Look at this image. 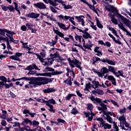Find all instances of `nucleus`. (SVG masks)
Listing matches in <instances>:
<instances>
[{
    "instance_id": "3c124183",
    "label": "nucleus",
    "mask_w": 131,
    "mask_h": 131,
    "mask_svg": "<svg viewBox=\"0 0 131 131\" xmlns=\"http://www.w3.org/2000/svg\"><path fill=\"white\" fill-rule=\"evenodd\" d=\"M24 127H19V131H30V129L27 128L26 125H24Z\"/></svg>"
},
{
    "instance_id": "7c9ffc66",
    "label": "nucleus",
    "mask_w": 131,
    "mask_h": 131,
    "mask_svg": "<svg viewBox=\"0 0 131 131\" xmlns=\"http://www.w3.org/2000/svg\"><path fill=\"white\" fill-rule=\"evenodd\" d=\"M102 127H103L104 129H110L112 128V126L111 124H109L106 123L102 125Z\"/></svg>"
},
{
    "instance_id": "2eb2a0df",
    "label": "nucleus",
    "mask_w": 131,
    "mask_h": 131,
    "mask_svg": "<svg viewBox=\"0 0 131 131\" xmlns=\"http://www.w3.org/2000/svg\"><path fill=\"white\" fill-rule=\"evenodd\" d=\"M56 91H57V90L54 88H48V89L43 90V93H44V94H51V93H54L56 92Z\"/></svg>"
},
{
    "instance_id": "9d476101",
    "label": "nucleus",
    "mask_w": 131,
    "mask_h": 131,
    "mask_svg": "<svg viewBox=\"0 0 131 131\" xmlns=\"http://www.w3.org/2000/svg\"><path fill=\"white\" fill-rule=\"evenodd\" d=\"M92 93L95 96H97V94L99 96H102L104 95V91L99 89L92 91Z\"/></svg>"
},
{
    "instance_id": "1a4fd4ad",
    "label": "nucleus",
    "mask_w": 131,
    "mask_h": 131,
    "mask_svg": "<svg viewBox=\"0 0 131 131\" xmlns=\"http://www.w3.org/2000/svg\"><path fill=\"white\" fill-rule=\"evenodd\" d=\"M38 70L39 71L40 70V69H39L38 67L36 66L35 63H32L31 65L27 67L24 69V70L31 71V70Z\"/></svg>"
},
{
    "instance_id": "58836bf2",
    "label": "nucleus",
    "mask_w": 131,
    "mask_h": 131,
    "mask_svg": "<svg viewBox=\"0 0 131 131\" xmlns=\"http://www.w3.org/2000/svg\"><path fill=\"white\" fill-rule=\"evenodd\" d=\"M47 42H48V45H49L50 47H55V45L57 43V41H54V40H52V42L48 41Z\"/></svg>"
},
{
    "instance_id": "aec40b11",
    "label": "nucleus",
    "mask_w": 131,
    "mask_h": 131,
    "mask_svg": "<svg viewBox=\"0 0 131 131\" xmlns=\"http://www.w3.org/2000/svg\"><path fill=\"white\" fill-rule=\"evenodd\" d=\"M115 76L116 77L119 78L120 76L125 78V76L123 75V71L122 70H119L118 72H116V74H115Z\"/></svg>"
},
{
    "instance_id": "4c0bfd02",
    "label": "nucleus",
    "mask_w": 131,
    "mask_h": 131,
    "mask_svg": "<svg viewBox=\"0 0 131 131\" xmlns=\"http://www.w3.org/2000/svg\"><path fill=\"white\" fill-rule=\"evenodd\" d=\"M101 72H102L103 73V75H104L105 74L109 72L108 69H107L106 67H103L101 69Z\"/></svg>"
},
{
    "instance_id": "c9c22d12",
    "label": "nucleus",
    "mask_w": 131,
    "mask_h": 131,
    "mask_svg": "<svg viewBox=\"0 0 131 131\" xmlns=\"http://www.w3.org/2000/svg\"><path fill=\"white\" fill-rule=\"evenodd\" d=\"M76 97V95L75 94H69L66 97V100L69 101L72 97Z\"/></svg>"
},
{
    "instance_id": "4be33fe9",
    "label": "nucleus",
    "mask_w": 131,
    "mask_h": 131,
    "mask_svg": "<svg viewBox=\"0 0 131 131\" xmlns=\"http://www.w3.org/2000/svg\"><path fill=\"white\" fill-rule=\"evenodd\" d=\"M42 103H46V104H53V105H55L56 104V100H55L53 98L49 99L48 101L45 100V99H42Z\"/></svg>"
},
{
    "instance_id": "b1692460",
    "label": "nucleus",
    "mask_w": 131,
    "mask_h": 131,
    "mask_svg": "<svg viewBox=\"0 0 131 131\" xmlns=\"http://www.w3.org/2000/svg\"><path fill=\"white\" fill-rule=\"evenodd\" d=\"M95 20L96 21V25L97 26V27H98V28H100V29H102V28H103V25H102V24H101V23L100 22V20H99V18H98V17L96 16L95 17Z\"/></svg>"
},
{
    "instance_id": "9b49d317",
    "label": "nucleus",
    "mask_w": 131,
    "mask_h": 131,
    "mask_svg": "<svg viewBox=\"0 0 131 131\" xmlns=\"http://www.w3.org/2000/svg\"><path fill=\"white\" fill-rule=\"evenodd\" d=\"M108 16L111 17V21L112 23L115 24V25H117L118 24V20L115 18V13L113 14H108Z\"/></svg>"
},
{
    "instance_id": "6ab92c4d",
    "label": "nucleus",
    "mask_w": 131,
    "mask_h": 131,
    "mask_svg": "<svg viewBox=\"0 0 131 131\" xmlns=\"http://www.w3.org/2000/svg\"><path fill=\"white\" fill-rule=\"evenodd\" d=\"M53 31H54V33H55V34H57V35H58V36H59V37L64 38V34H63V33L60 32V31L55 29V27H53Z\"/></svg>"
},
{
    "instance_id": "0eeeda50",
    "label": "nucleus",
    "mask_w": 131,
    "mask_h": 131,
    "mask_svg": "<svg viewBox=\"0 0 131 131\" xmlns=\"http://www.w3.org/2000/svg\"><path fill=\"white\" fill-rule=\"evenodd\" d=\"M22 56V53H15L14 55H12L9 57V59H11V60H15V61H21V59L19 58Z\"/></svg>"
},
{
    "instance_id": "603ef678",
    "label": "nucleus",
    "mask_w": 131,
    "mask_h": 131,
    "mask_svg": "<svg viewBox=\"0 0 131 131\" xmlns=\"http://www.w3.org/2000/svg\"><path fill=\"white\" fill-rule=\"evenodd\" d=\"M8 10H9L10 12H15V10H16V9L15 8V7H14V6H12V5H9L8 7Z\"/></svg>"
},
{
    "instance_id": "4d7b16f0",
    "label": "nucleus",
    "mask_w": 131,
    "mask_h": 131,
    "mask_svg": "<svg viewBox=\"0 0 131 131\" xmlns=\"http://www.w3.org/2000/svg\"><path fill=\"white\" fill-rule=\"evenodd\" d=\"M62 73H63V72L62 71H53L52 72V75H58L59 74H62Z\"/></svg>"
},
{
    "instance_id": "de8ad7c7",
    "label": "nucleus",
    "mask_w": 131,
    "mask_h": 131,
    "mask_svg": "<svg viewBox=\"0 0 131 131\" xmlns=\"http://www.w3.org/2000/svg\"><path fill=\"white\" fill-rule=\"evenodd\" d=\"M84 4H85L86 5H87V6H88V7H89L90 9H91L92 10L96 8L95 7V5H93V6L91 5V4H89V3H88V2H86V1L85 2V3H84Z\"/></svg>"
},
{
    "instance_id": "c03bdc74",
    "label": "nucleus",
    "mask_w": 131,
    "mask_h": 131,
    "mask_svg": "<svg viewBox=\"0 0 131 131\" xmlns=\"http://www.w3.org/2000/svg\"><path fill=\"white\" fill-rule=\"evenodd\" d=\"M33 78V77H23L21 78V80H26V81H30Z\"/></svg>"
},
{
    "instance_id": "680f3d73",
    "label": "nucleus",
    "mask_w": 131,
    "mask_h": 131,
    "mask_svg": "<svg viewBox=\"0 0 131 131\" xmlns=\"http://www.w3.org/2000/svg\"><path fill=\"white\" fill-rule=\"evenodd\" d=\"M119 112L121 114H122V113H125L126 112V108H125V107H124L122 109H120Z\"/></svg>"
},
{
    "instance_id": "f704fd0d",
    "label": "nucleus",
    "mask_w": 131,
    "mask_h": 131,
    "mask_svg": "<svg viewBox=\"0 0 131 131\" xmlns=\"http://www.w3.org/2000/svg\"><path fill=\"white\" fill-rule=\"evenodd\" d=\"M71 114L73 115H76V114H78L79 112L76 110V107H74L71 112Z\"/></svg>"
},
{
    "instance_id": "ea45409f",
    "label": "nucleus",
    "mask_w": 131,
    "mask_h": 131,
    "mask_svg": "<svg viewBox=\"0 0 131 131\" xmlns=\"http://www.w3.org/2000/svg\"><path fill=\"white\" fill-rule=\"evenodd\" d=\"M95 62H102L103 63H104V62L105 61V58H100L97 56H95Z\"/></svg>"
},
{
    "instance_id": "0e129e2a",
    "label": "nucleus",
    "mask_w": 131,
    "mask_h": 131,
    "mask_svg": "<svg viewBox=\"0 0 131 131\" xmlns=\"http://www.w3.org/2000/svg\"><path fill=\"white\" fill-rule=\"evenodd\" d=\"M91 85H92V84H91V82H88V83H86L85 85V89L88 90V89H89V90H91Z\"/></svg>"
},
{
    "instance_id": "e2e57ef3",
    "label": "nucleus",
    "mask_w": 131,
    "mask_h": 131,
    "mask_svg": "<svg viewBox=\"0 0 131 131\" xmlns=\"http://www.w3.org/2000/svg\"><path fill=\"white\" fill-rule=\"evenodd\" d=\"M63 6H64V9L65 10H69L70 9H72V8H73V7L70 5H63Z\"/></svg>"
},
{
    "instance_id": "72a5a7b5",
    "label": "nucleus",
    "mask_w": 131,
    "mask_h": 131,
    "mask_svg": "<svg viewBox=\"0 0 131 131\" xmlns=\"http://www.w3.org/2000/svg\"><path fill=\"white\" fill-rule=\"evenodd\" d=\"M53 65V62L52 61H49V60H47V61H45L44 63L43 64V66L45 67H49V66H52Z\"/></svg>"
},
{
    "instance_id": "c85d7f7f",
    "label": "nucleus",
    "mask_w": 131,
    "mask_h": 131,
    "mask_svg": "<svg viewBox=\"0 0 131 131\" xmlns=\"http://www.w3.org/2000/svg\"><path fill=\"white\" fill-rule=\"evenodd\" d=\"M92 83H93L95 86V90H96V89H98L99 86H101V84H100L98 81L93 80Z\"/></svg>"
},
{
    "instance_id": "f257e3e1",
    "label": "nucleus",
    "mask_w": 131,
    "mask_h": 131,
    "mask_svg": "<svg viewBox=\"0 0 131 131\" xmlns=\"http://www.w3.org/2000/svg\"><path fill=\"white\" fill-rule=\"evenodd\" d=\"M89 99L93 102L94 104H96V105H100V106H98L97 107V109L99 111H103V114L105 115L107 117L108 116V112H106L105 111L107 110V105L104 104L102 102V99L96 97L95 98V96H92V97H90Z\"/></svg>"
},
{
    "instance_id": "a211bd4d",
    "label": "nucleus",
    "mask_w": 131,
    "mask_h": 131,
    "mask_svg": "<svg viewBox=\"0 0 131 131\" xmlns=\"http://www.w3.org/2000/svg\"><path fill=\"white\" fill-rule=\"evenodd\" d=\"M107 68L108 69V72H111V73H113V74L115 75L117 70L116 67L114 66H108L107 67Z\"/></svg>"
},
{
    "instance_id": "7ed1b4c3",
    "label": "nucleus",
    "mask_w": 131,
    "mask_h": 131,
    "mask_svg": "<svg viewBox=\"0 0 131 131\" xmlns=\"http://www.w3.org/2000/svg\"><path fill=\"white\" fill-rule=\"evenodd\" d=\"M36 79L37 81H38V83L39 84V86L45 84H48V78L43 77H36Z\"/></svg>"
},
{
    "instance_id": "393cba45",
    "label": "nucleus",
    "mask_w": 131,
    "mask_h": 131,
    "mask_svg": "<svg viewBox=\"0 0 131 131\" xmlns=\"http://www.w3.org/2000/svg\"><path fill=\"white\" fill-rule=\"evenodd\" d=\"M84 34L82 35V36L83 38L85 39H88L89 38H93L92 36L91 35V34L89 33V32H85L83 33Z\"/></svg>"
},
{
    "instance_id": "79ce46f5",
    "label": "nucleus",
    "mask_w": 131,
    "mask_h": 131,
    "mask_svg": "<svg viewBox=\"0 0 131 131\" xmlns=\"http://www.w3.org/2000/svg\"><path fill=\"white\" fill-rule=\"evenodd\" d=\"M36 55V56L37 57V59H39L41 63H45V60H46V59H43V58L41 57V56H40V55L38 54H37Z\"/></svg>"
},
{
    "instance_id": "864d4df0",
    "label": "nucleus",
    "mask_w": 131,
    "mask_h": 131,
    "mask_svg": "<svg viewBox=\"0 0 131 131\" xmlns=\"http://www.w3.org/2000/svg\"><path fill=\"white\" fill-rule=\"evenodd\" d=\"M11 123H12L13 124H14V125H13V127H16V126H18V127H21L20 124V123L19 122H14L13 123L12 122H11Z\"/></svg>"
},
{
    "instance_id": "ddd939ff",
    "label": "nucleus",
    "mask_w": 131,
    "mask_h": 131,
    "mask_svg": "<svg viewBox=\"0 0 131 131\" xmlns=\"http://www.w3.org/2000/svg\"><path fill=\"white\" fill-rule=\"evenodd\" d=\"M108 35L110 36V37L112 38L113 41H115V43H118V45L122 44V43L120 41V39H121V38H118L117 40H116L115 37H114V36H113V35H112V34L108 33Z\"/></svg>"
},
{
    "instance_id": "20e7f679",
    "label": "nucleus",
    "mask_w": 131,
    "mask_h": 131,
    "mask_svg": "<svg viewBox=\"0 0 131 131\" xmlns=\"http://www.w3.org/2000/svg\"><path fill=\"white\" fill-rule=\"evenodd\" d=\"M33 7L37 10H45V9H47V6L42 2L34 3Z\"/></svg>"
},
{
    "instance_id": "09e8293b",
    "label": "nucleus",
    "mask_w": 131,
    "mask_h": 131,
    "mask_svg": "<svg viewBox=\"0 0 131 131\" xmlns=\"http://www.w3.org/2000/svg\"><path fill=\"white\" fill-rule=\"evenodd\" d=\"M29 72L28 73L27 75H34L35 74H36L37 73V71H29Z\"/></svg>"
},
{
    "instance_id": "a19ab883",
    "label": "nucleus",
    "mask_w": 131,
    "mask_h": 131,
    "mask_svg": "<svg viewBox=\"0 0 131 131\" xmlns=\"http://www.w3.org/2000/svg\"><path fill=\"white\" fill-rule=\"evenodd\" d=\"M84 18V16L79 15V16H75V19H77V20L79 22H81L82 21V20H84L83 18Z\"/></svg>"
},
{
    "instance_id": "5701e85b",
    "label": "nucleus",
    "mask_w": 131,
    "mask_h": 131,
    "mask_svg": "<svg viewBox=\"0 0 131 131\" xmlns=\"http://www.w3.org/2000/svg\"><path fill=\"white\" fill-rule=\"evenodd\" d=\"M118 120L120 121V124H121V121L123 124L125 123L126 122V117L124 116V114H123L122 116H120L118 118Z\"/></svg>"
},
{
    "instance_id": "774afa93",
    "label": "nucleus",
    "mask_w": 131,
    "mask_h": 131,
    "mask_svg": "<svg viewBox=\"0 0 131 131\" xmlns=\"http://www.w3.org/2000/svg\"><path fill=\"white\" fill-rule=\"evenodd\" d=\"M107 79L113 81V80H115V78H114V77L112 75H110L107 76Z\"/></svg>"
},
{
    "instance_id": "412c9836",
    "label": "nucleus",
    "mask_w": 131,
    "mask_h": 131,
    "mask_svg": "<svg viewBox=\"0 0 131 131\" xmlns=\"http://www.w3.org/2000/svg\"><path fill=\"white\" fill-rule=\"evenodd\" d=\"M99 50H100V47H96L94 48V52L95 53H97V54H96V56H98V57H101V56H103V53L102 52V51H99Z\"/></svg>"
},
{
    "instance_id": "338daca9",
    "label": "nucleus",
    "mask_w": 131,
    "mask_h": 131,
    "mask_svg": "<svg viewBox=\"0 0 131 131\" xmlns=\"http://www.w3.org/2000/svg\"><path fill=\"white\" fill-rule=\"evenodd\" d=\"M20 30H22V31H26V30H27V27L24 25L20 27Z\"/></svg>"
},
{
    "instance_id": "f03ea898",
    "label": "nucleus",
    "mask_w": 131,
    "mask_h": 131,
    "mask_svg": "<svg viewBox=\"0 0 131 131\" xmlns=\"http://www.w3.org/2000/svg\"><path fill=\"white\" fill-rule=\"evenodd\" d=\"M37 86H39L38 81H37L36 77H33V78L29 82V88L33 89L34 88V89H35Z\"/></svg>"
},
{
    "instance_id": "cd10ccee",
    "label": "nucleus",
    "mask_w": 131,
    "mask_h": 131,
    "mask_svg": "<svg viewBox=\"0 0 131 131\" xmlns=\"http://www.w3.org/2000/svg\"><path fill=\"white\" fill-rule=\"evenodd\" d=\"M86 109H87V110H89L90 111H93V109H94V105L93 104L89 103L86 104Z\"/></svg>"
},
{
    "instance_id": "6e6d98bb",
    "label": "nucleus",
    "mask_w": 131,
    "mask_h": 131,
    "mask_svg": "<svg viewBox=\"0 0 131 131\" xmlns=\"http://www.w3.org/2000/svg\"><path fill=\"white\" fill-rule=\"evenodd\" d=\"M57 121L59 123H63V124H66V121H65L64 120L62 119L61 118L57 119Z\"/></svg>"
},
{
    "instance_id": "f8f14e48",
    "label": "nucleus",
    "mask_w": 131,
    "mask_h": 131,
    "mask_svg": "<svg viewBox=\"0 0 131 131\" xmlns=\"http://www.w3.org/2000/svg\"><path fill=\"white\" fill-rule=\"evenodd\" d=\"M23 119L24 121L20 123L21 125H27L28 123H29L30 125H32V121L29 120L28 118Z\"/></svg>"
},
{
    "instance_id": "a878e982",
    "label": "nucleus",
    "mask_w": 131,
    "mask_h": 131,
    "mask_svg": "<svg viewBox=\"0 0 131 131\" xmlns=\"http://www.w3.org/2000/svg\"><path fill=\"white\" fill-rule=\"evenodd\" d=\"M46 106L49 107L50 109H49L48 110L50 112H53V113H55V112H56V110H54V106L53 105H51L49 103H46Z\"/></svg>"
},
{
    "instance_id": "423d86ee",
    "label": "nucleus",
    "mask_w": 131,
    "mask_h": 131,
    "mask_svg": "<svg viewBox=\"0 0 131 131\" xmlns=\"http://www.w3.org/2000/svg\"><path fill=\"white\" fill-rule=\"evenodd\" d=\"M39 13H35L34 12H31L29 14H25V17L27 18H31L32 19H37L38 17L40 16Z\"/></svg>"
},
{
    "instance_id": "473e14b6",
    "label": "nucleus",
    "mask_w": 131,
    "mask_h": 131,
    "mask_svg": "<svg viewBox=\"0 0 131 131\" xmlns=\"http://www.w3.org/2000/svg\"><path fill=\"white\" fill-rule=\"evenodd\" d=\"M104 118L106 119L109 123H112V122H113V119H112V117L110 116H107L106 117H104Z\"/></svg>"
},
{
    "instance_id": "39448f33",
    "label": "nucleus",
    "mask_w": 131,
    "mask_h": 131,
    "mask_svg": "<svg viewBox=\"0 0 131 131\" xmlns=\"http://www.w3.org/2000/svg\"><path fill=\"white\" fill-rule=\"evenodd\" d=\"M49 3L51 6H53V7H54L56 10H60L59 8L56 7L57 6H59V4L57 3H62V0H48Z\"/></svg>"
},
{
    "instance_id": "e433bc0d",
    "label": "nucleus",
    "mask_w": 131,
    "mask_h": 131,
    "mask_svg": "<svg viewBox=\"0 0 131 131\" xmlns=\"http://www.w3.org/2000/svg\"><path fill=\"white\" fill-rule=\"evenodd\" d=\"M13 5H14L15 11H17L18 14L19 15H21V12H20V10H19V8H18V4L16 2H13Z\"/></svg>"
},
{
    "instance_id": "13d9d810",
    "label": "nucleus",
    "mask_w": 131,
    "mask_h": 131,
    "mask_svg": "<svg viewBox=\"0 0 131 131\" xmlns=\"http://www.w3.org/2000/svg\"><path fill=\"white\" fill-rule=\"evenodd\" d=\"M1 40H4V41H8L9 40V37L8 36H6V37H4L3 36H0V41Z\"/></svg>"
},
{
    "instance_id": "bb28decb",
    "label": "nucleus",
    "mask_w": 131,
    "mask_h": 131,
    "mask_svg": "<svg viewBox=\"0 0 131 131\" xmlns=\"http://www.w3.org/2000/svg\"><path fill=\"white\" fill-rule=\"evenodd\" d=\"M56 24H57V25L59 26V27L60 28H61V29H63V30H64L65 31H66V26L64 24L60 23L57 21Z\"/></svg>"
},
{
    "instance_id": "2f4dec72",
    "label": "nucleus",
    "mask_w": 131,
    "mask_h": 131,
    "mask_svg": "<svg viewBox=\"0 0 131 131\" xmlns=\"http://www.w3.org/2000/svg\"><path fill=\"white\" fill-rule=\"evenodd\" d=\"M4 86L6 90L10 89V88H13V89H15V86H14L13 83H10L9 84H7L6 83L5 85H4Z\"/></svg>"
},
{
    "instance_id": "c756f323",
    "label": "nucleus",
    "mask_w": 131,
    "mask_h": 131,
    "mask_svg": "<svg viewBox=\"0 0 131 131\" xmlns=\"http://www.w3.org/2000/svg\"><path fill=\"white\" fill-rule=\"evenodd\" d=\"M8 30L7 29H0V34L3 35V36H5L6 32L8 33Z\"/></svg>"
},
{
    "instance_id": "49530a36",
    "label": "nucleus",
    "mask_w": 131,
    "mask_h": 131,
    "mask_svg": "<svg viewBox=\"0 0 131 131\" xmlns=\"http://www.w3.org/2000/svg\"><path fill=\"white\" fill-rule=\"evenodd\" d=\"M108 29L110 31L112 32V33H113V34H114V35H116L117 34V31L115 30L114 28L109 27Z\"/></svg>"
},
{
    "instance_id": "6e6552de",
    "label": "nucleus",
    "mask_w": 131,
    "mask_h": 131,
    "mask_svg": "<svg viewBox=\"0 0 131 131\" xmlns=\"http://www.w3.org/2000/svg\"><path fill=\"white\" fill-rule=\"evenodd\" d=\"M0 90H3L5 84L7 83V77L4 76H0Z\"/></svg>"
},
{
    "instance_id": "f3484780",
    "label": "nucleus",
    "mask_w": 131,
    "mask_h": 131,
    "mask_svg": "<svg viewBox=\"0 0 131 131\" xmlns=\"http://www.w3.org/2000/svg\"><path fill=\"white\" fill-rule=\"evenodd\" d=\"M104 63H107V64H109V65H113V66H115L116 61H114L112 60L109 59L108 57H105L104 59Z\"/></svg>"
},
{
    "instance_id": "052dcab7",
    "label": "nucleus",
    "mask_w": 131,
    "mask_h": 131,
    "mask_svg": "<svg viewBox=\"0 0 131 131\" xmlns=\"http://www.w3.org/2000/svg\"><path fill=\"white\" fill-rule=\"evenodd\" d=\"M7 36L9 37V38L10 39V41L11 42H13V41H15V39H14V38L13 37V35L11 36L9 34H6Z\"/></svg>"
},
{
    "instance_id": "4468645a",
    "label": "nucleus",
    "mask_w": 131,
    "mask_h": 131,
    "mask_svg": "<svg viewBox=\"0 0 131 131\" xmlns=\"http://www.w3.org/2000/svg\"><path fill=\"white\" fill-rule=\"evenodd\" d=\"M26 26L29 29V30H31L32 33H36V31H37V29H33L32 27H33V26L30 25V23H27L26 24Z\"/></svg>"
},
{
    "instance_id": "bf43d9fd",
    "label": "nucleus",
    "mask_w": 131,
    "mask_h": 131,
    "mask_svg": "<svg viewBox=\"0 0 131 131\" xmlns=\"http://www.w3.org/2000/svg\"><path fill=\"white\" fill-rule=\"evenodd\" d=\"M1 8H2V10H3V11H4V12H7V11H8V10H9V7H8L7 6L1 5Z\"/></svg>"
},
{
    "instance_id": "8fccbe9b",
    "label": "nucleus",
    "mask_w": 131,
    "mask_h": 131,
    "mask_svg": "<svg viewBox=\"0 0 131 131\" xmlns=\"http://www.w3.org/2000/svg\"><path fill=\"white\" fill-rule=\"evenodd\" d=\"M56 58H61V56H60V54H59V52L58 51H56L55 53L53 54V59H56Z\"/></svg>"
},
{
    "instance_id": "dca6fc26",
    "label": "nucleus",
    "mask_w": 131,
    "mask_h": 131,
    "mask_svg": "<svg viewBox=\"0 0 131 131\" xmlns=\"http://www.w3.org/2000/svg\"><path fill=\"white\" fill-rule=\"evenodd\" d=\"M118 26L119 28H120V29L123 30V31L126 32V35H129V36H130L131 37L130 32H128V31H127V30L125 28H124V27L123 26V24H122V23H120V24H119Z\"/></svg>"
},
{
    "instance_id": "a18cd8bd",
    "label": "nucleus",
    "mask_w": 131,
    "mask_h": 131,
    "mask_svg": "<svg viewBox=\"0 0 131 131\" xmlns=\"http://www.w3.org/2000/svg\"><path fill=\"white\" fill-rule=\"evenodd\" d=\"M63 83H66V84L70 86H71L72 85V81L69 80H65L63 81Z\"/></svg>"
},
{
    "instance_id": "69168bd1",
    "label": "nucleus",
    "mask_w": 131,
    "mask_h": 131,
    "mask_svg": "<svg viewBox=\"0 0 131 131\" xmlns=\"http://www.w3.org/2000/svg\"><path fill=\"white\" fill-rule=\"evenodd\" d=\"M38 124H39V122L37 121L36 120L33 121L32 125H33V126H37Z\"/></svg>"
},
{
    "instance_id": "37998d69",
    "label": "nucleus",
    "mask_w": 131,
    "mask_h": 131,
    "mask_svg": "<svg viewBox=\"0 0 131 131\" xmlns=\"http://www.w3.org/2000/svg\"><path fill=\"white\" fill-rule=\"evenodd\" d=\"M45 70H46L45 71V72L46 71L47 72H49V71H50V72H54V71H55L54 69L49 67H46L45 68Z\"/></svg>"
},
{
    "instance_id": "5fc2aeb1",
    "label": "nucleus",
    "mask_w": 131,
    "mask_h": 131,
    "mask_svg": "<svg viewBox=\"0 0 131 131\" xmlns=\"http://www.w3.org/2000/svg\"><path fill=\"white\" fill-rule=\"evenodd\" d=\"M49 9L51 10V11L52 12V13H57V10H56V8H55V7H53V6H50L49 7Z\"/></svg>"
}]
</instances>
